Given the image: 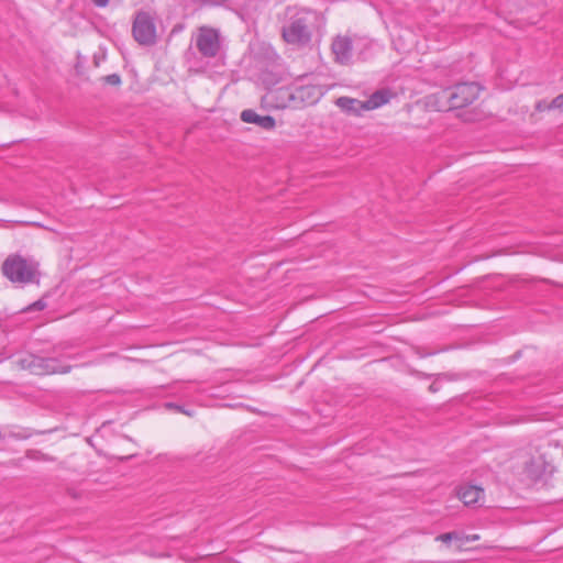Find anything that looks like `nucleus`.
I'll list each match as a JSON object with an SVG mask.
<instances>
[{"label":"nucleus","instance_id":"1","mask_svg":"<svg viewBox=\"0 0 563 563\" xmlns=\"http://www.w3.org/2000/svg\"><path fill=\"white\" fill-rule=\"evenodd\" d=\"M320 15L317 11L307 8L287 7L285 21L282 25L283 40L291 45L306 46L318 26Z\"/></svg>","mask_w":563,"mask_h":563},{"label":"nucleus","instance_id":"2","mask_svg":"<svg viewBox=\"0 0 563 563\" xmlns=\"http://www.w3.org/2000/svg\"><path fill=\"white\" fill-rule=\"evenodd\" d=\"M481 87L476 82H460L438 93L440 111L467 107L479 96Z\"/></svg>","mask_w":563,"mask_h":563},{"label":"nucleus","instance_id":"3","mask_svg":"<svg viewBox=\"0 0 563 563\" xmlns=\"http://www.w3.org/2000/svg\"><path fill=\"white\" fill-rule=\"evenodd\" d=\"M3 275L15 284L33 283L38 275V263L20 254L9 255L2 264Z\"/></svg>","mask_w":563,"mask_h":563},{"label":"nucleus","instance_id":"4","mask_svg":"<svg viewBox=\"0 0 563 563\" xmlns=\"http://www.w3.org/2000/svg\"><path fill=\"white\" fill-rule=\"evenodd\" d=\"M195 46L202 58L212 59L222 51V40L219 30L200 26L194 37Z\"/></svg>","mask_w":563,"mask_h":563},{"label":"nucleus","instance_id":"5","mask_svg":"<svg viewBox=\"0 0 563 563\" xmlns=\"http://www.w3.org/2000/svg\"><path fill=\"white\" fill-rule=\"evenodd\" d=\"M132 34L134 40L141 45H153L156 42V26L153 16L145 11H139L135 14Z\"/></svg>","mask_w":563,"mask_h":563},{"label":"nucleus","instance_id":"6","mask_svg":"<svg viewBox=\"0 0 563 563\" xmlns=\"http://www.w3.org/2000/svg\"><path fill=\"white\" fill-rule=\"evenodd\" d=\"M30 369L36 375L67 374L71 371V365L63 364L55 357L32 356Z\"/></svg>","mask_w":563,"mask_h":563},{"label":"nucleus","instance_id":"7","mask_svg":"<svg viewBox=\"0 0 563 563\" xmlns=\"http://www.w3.org/2000/svg\"><path fill=\"white\" fill-rule=\"evenodd\" d=\"M335 60L340 64H347L352 58L353 44L349 36H336L331 45Z\"/></svg>","mask_w":563,"mask_h":563},{"label":"nucleus","instance_id":"8","mask_svg":"<svg viewBox=\"0 0 563 563\" xmlns=\"http://www.w3.org/2000/svg\"><path fill=\"white\" fill-rule=\"evenodd\" d=\"M241 120L245 123H253L257 126L271 131L275 128L276 121L272 115H261L252 109L243 110L241 113Z\"/></svg>","mask_w":563,"mask_h":563},{"label":"nucleus","instance_id":"9","mask_svg":"<svg viewBox=\"0 0 563 563\" xmlns=\"http://www.w3.org/2000/svg\"><path fill=\"white\" fill-rule=\"evenodd\" d=\"M336 106L349 114L361 115L367 111L363 101L350 97H340L335 101Z\"/></svg>","mask_w":563,"mask_h":563},{"label":"nucleus","instance_id":"10","mask_svg":"<svg viewBox=\"0 0 563 563\" xmlns=\"http://www.w3.org/2000/svg\"><path fill=\"white\" fill-rule=\"evenodd\" d=\"M549 466L550 464L545 460V456L541 454L538 457H531L530 461L526 463V471L530 476L539 478L548 472Z\"/></svg>","mask_w":563,"mask_h":563},{"label":"nucleus","instance_id":"11","mask_svg":"<svg viewBox=\"0 0 563 563\" xmlns=\"http://www.w3.org/2000/svg\"><path fill=\"white\" fill-rule=\"evenodd\" d=\"M391 98V92L388 89H380L371 95V97L364 100V107L367 111L377 109L386 104Z\"/></svg>","mask_w":563,"mask_h":563},{"label":"nucleus","instance_id":"12","mask_svg":"<svg viewBox=\"0 0 563 563\" xmlns=\"http://www.w3.org/2000/svg\"><path fill=\"white\" fill-rule=\"evenodd\" d=\"M483 495L484 490L478 486H463L459 490V497L466 506L476 504Z\"/></svg>","mask_w":563,"mask_h":563},{"label":"nucleus","instance_id":"13","mask_svg":"<svg viewBox=\"0 0 563 563\" xmlns=\"http://www.w3.org/2000/svg\"><path fill=\"white\" fill-rule=\"evenodd\" d=\"M462 538H463V533H460L457 531H451V532L439 534L438 537H435V541L449 543L454 540V541H459L461 543Z\"/></svg>","mask_w":563,"mask_h":563},{"label":"nucleus","instance_id":"14","mask_svg":"<svg viewBox=\"0 0 563 563\" xmlns=\"http://www.w3.org/2000/svg\"><path fill=\"white\" fill-rule=\"evenodd\" d=\"M46 306H47V303L45 300L38 299V300L34 301L33 303L29 305L27 307H25L22 311L23 312L41 311V310H44L46 308Z\"/></svg>","mask_w":563,"mask_h":563},{"label":"nucleus","instance_id":"15","mask_svg":"<svg viewBox=\"0 0 563 563\" xmlns=\"http://www.w3.org/2000/svg\"><path fill=\"white\" fill-rule=\"evenodd\" d=\"M103 81L111 86H119L121 84V77L118 74H111L103 77Z\"/></svg>","mask_w":563,"mask_h":563},{"label":"nucleus","instance_id":"16","mask_svg":"<svg viewBox=\"0 0 563 563\" xmlns=\"http://www.w3.org/2000/svg\"><path fill=\"white\" fill-rule=\"evenodd\" d=\"M548 108L562 109L563 108V93L556 96L549 104Z\"/></svg>","mask_w":563,"mask_h":563},{"label":"nucleus","instance_id":"17","mask_svg":"<svg viewBox=\"0 0 563 563\" xmlns=\"http://www.w3.org/2000/svg\"><path fill=\"white\" fill-rule=\"evenodd\" d=\"M166 407L167 408L176 409L177 411L183 412V413H185V415H187L189 417H191L194 415V411L187 410L183 406H179V405H176V404H173V402L166 404Z\"/></svg>","mask_w":563,"mask_h":563},{"label":"nucleus","instance_id":"18","mask_svg":"<svg viewBox=\"0 0 563 563\" xmlns=\"http://www.w3.org/2000/svg\"><path fill=\"white\" fill-rule=\"evenodd\" d=\"M477 540H479V536L478 534H472V536L463 534V538L461 540V544H464V543H467V542H472V541H477Z\"/></svg>","mask_w":563,"mask_h":563},{"label":"nucleus","instance_id":"19","mask_svg":"<svg viewBox=\"0 0 563 563\" xmlns=\"http://www.w3.org/2000/svg\"><path fill=\"white\" fill-rule=\"evenodd\" d=\"M548 104L549 103L544 100L538 101V103L536 104V109L538 111L553 110L552 108H548Z\"/></svg>","mask_w":563,"mask_h":563},{"label":"nucleus","instance_id":"20","mask_svg":"<svg viewBox=\"0 0 563 563\" xmlns=\"http://www.w3.org/2000/svg\"><path fill=\"white\" fill-rule=\"evenodd\" d=\"M311 89L312 88L310 87H301L297 90V95L298 97L302 98L306 95V92H309Z\"/></svg>","mask_w":563,"mask_h":563},{"label":"nucleus","instance_id":"21","mask_svg":"<svg viewBox=\"0 0 563 563\" xmlns=\"http://www.w3.org/2000/svg\"><path fill=\"white\" fill-rule=\"evenodd\" d=\"M93 2L95 5L99 7V8H103L106 7L110 0H91Z\"/></svg>","mask_w":563,"mask_h":563},{"label":"nucleus","instance_id":"22","mask_svg":"<svg viewBox=\"0 0 563 563\" xmlns=\"http://www.w3.org/2000/svg\"><path fill=\"white\" fill-rule=\"evenodd\" d=\"M285 93H286V95H288V97H291V98H292V95H291V93H289V91H288V90H285Z\"/></svg>","mask_w":563,"mask_h":563},{"label":"nucleus","instance_id":"23","mask_svg":"<svg viewBox=\"0 0 563 563\" xmlns=\"http://www.w3.org/2000/svg\"><path fill=\"white\" fill-rule=\"evenodd\" d=\"M285 93H286V95H288V97H291V98H292V95H291V93H289V91H288V90H285Z\"/></svg>","mask_w":563,"mask_h":563},{"label":"nucleus","instance_id":"24","mask_svg":"<svg viewBox=\"0 0 563 563\" xmlns=\"http://www.w3.org/2000/svg\"><path fill=\"white\" fill-rule=\"evenodd\" d=\"M285 93H286V95H288V97H291V98H292V95H291V93H289V91H288V90H285Z\"/></svg>","mask_w":563,"mask_h":563}]
</instances>
